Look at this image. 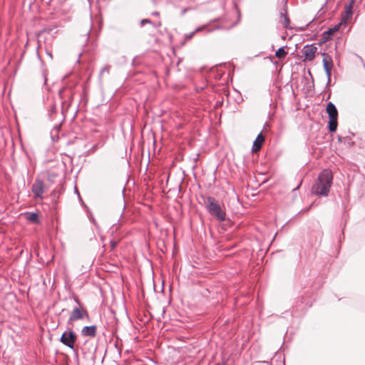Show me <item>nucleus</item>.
<instances>
[{
  "mask_svg": "<svg viewBox=\"0 0 365 365\" xmlns=\"http://www.w3.org/2000/svg\"><path fill=\"white\" fill-rule=\"evenodd\" d=\"M333 175L329 169L322 170L312 187V194L318 196H327L332 184Z\"/></svg>",
  "mask_w": 365,
  "mask_h": 365,
  "instance_id": "f257e3e1",
  "label": "nucleus"
},
{
  "mask_svg": "<svg viewBox=\"0 0 365 365\" xmlns=\"http://www.w3.org/2000/svg\"><path fill=\"white\" fill-rule=\"evenodd\" d=\"M206 207L210 214L215 216L219 221L222 222L225 220V212L214 197H208L207 198Z\"/></svg>",
  "mask_w": 365,
  "mask_h": 365,
  "instance_id": "f03ea898",
  "label": "nucleus"
},
{
  "mask_svg": "<svg viewBox=\"0 0 365 365\" xmlns=\"http://www.w3.org/2000/svg\"><path fill=\"white\" fill-rule=\"evenodd\" d=\"M326 110L329 115V130L330 132H335L337 128V109L334 103L329 102L327 103Z\"/></svg>",
  "mask_w": 365,
  "mask_h": 365,
  "instance_id": "7ed1b4c3",
  "label": "nucleus"
},
{
  "mask_svg": "<svg viewBox=\"0 0 365 365\" xmlns=\"http://www.w3.org/2000/svg\"><path fill=\"white\" fill-rule=\"evenodd\" d=\"M76 339V336L73 331L64 332L61 337V341L71 349H73Z\"/></svg>",
  "mask_w": 365,
  "mask_h": 365,
  "instance_id": "20e7f679",
  "label": "nucleus"
},
{
  "mask_svg": "<svg viewBox=\"0 0 365 365\" xmlns=\"http://www.w3.org/2000/svg\"><path fill=\"white\" fill-rule=\"evenodd\" d=\"M323 66L328 81H330L333 62L331 57L327 53H323Z\"/></svg>",
  "mask_w": 365,
  "mask_h": 365,
  "instance_id": "39448f33",
  "label": "nucleus"
},
{
  "mask_svg": "<svg viewBox=\"0 0 365 365\" xmlns=\"http://www.w3.org/2000/svg\"><path fill=\"white\" fill-rule=\"evenodd\" d=\"M317 51V48L314 45H307L303 48L302 53L305 57V60L307 61H312L315 54Z\"/></svg>",
  "mask_w": 365,
  "mask_h": 365,
  "instance_id": "423d86ee",
  "label": "nucleus"
},
{
  "mask_svg": "<svg viewBox=\"0 0 365 365\" xmlns=\"http://www.w3.org/2000/svg\"><path fill=\"white\" fill-rule=\"evenodd\" d=\"M353 4H354V0H351L350 4L345 6V12H344V14L342 16L341 21V23H343L344 25L348 24V22L351 20V19L352 17Z\"/></svg>",
  "mask_w": 365,
  "mask_h": 365,
  "instance_id": "0eeeda50",
  "label": "nucleus"
},
{
  "mask_svg": "<svg viewBox=\"0 0 365 365\" xmlns=\"http://www.w3.org/2000/svg\"><path fill=\"white\" fill-rule=\"evenodd\" d=\"M32 192L36 197L42 198L44 192L43 184L41 181L37 180L32 185Z\"/></svg>",
  "mask_w": 365,
  "mask_h": 365,
  "instance_id": "6e6552de",
  "label": "nucleus"
},
{
  "mask_svg": "<svg viewBox=\"0 0 365 365\" xmlns=\"http://www.w3.org/2000/svg\"><path fill=\"white\" fill-rule=\"evenodd\" d=\"M84 315H87V312L81 309V308L76 307L72 311L69 317V321L73 322L83 319Z\"/></svg>",
  "mask_w": 365,
  "mask_h": 365,
  "instance_id": "1a4fd4ad",
  "label": "nucleus"
},
{
  "mask_svg": "<svg viewBox=\"0 0 365 365\" xmlns=\"http://www.w3.org/2000/svg\"><path fill=\"white\" fill-rule=\"evenodd\" d=\"M97 327L95 325L84 327L82 329V335L84 336L94 337L96 335Z\"/></svg>",
  "mask_w": 365,
  "mask_h": 365,
  "instance_id": "9d476101",
  "label": "nucleus"
},
{
  "mask_svg": "<svg viewBox=\"0 0 365 365\" xmlns=\"http://www.w3.org/2000/svg\"><path fill=\"white\" fill-rule=\"evenodd\" d=\"M264 141V137L262 133H259L253 143V151L257 152L260 150L263 142Z\"/></svg>",
  "mask_w": 365,
  "mask_h": 365,
  "instance_id": "9b49d317",
  "label": "nucleus"
},
{
  "mask_svg": "<svg viewBox=\"0 0 365 365\" xmlns=\"http://www.w3.org/2000/svg\"><path fill=\"white\" fill-rule=\"evenodd\" d=\"M26 218L34 223H38V216L35 212H27L26 213Z\"/></svg>",
  "mask_w": 365,
  "mask_h": 365,
  "instance_id": "f8f14e48",
  "label": "nucleus"
},
{
  "mask_svg": "<svg viewBox=\"0 0 365 365\" xmlns=\"http://www.w3.org/2000/svg\"><path fill=\"white\" fill-rule=\"evenodd\" d=\"M287 54V52L284 50V47L279 48L275 53V56L278 58H284Z\"/></svg>",
  "mask_w": 365,
  "mask_h": 365,
  "instance_id": "ddd939ff",
  "label": "nucleus"
},
{
  "mask_svg": "<svg viewBox=\"0 0 365 365\" xmlns=\"http://www.w3.org/2000/svg\"><path fill=\"white\" fill-rule=\"evenodd\" d=\"M206 28L205 26H200L197 28L194 31L190 33L189 34L186 35L185 38L187 40L191 39L192 36L195 35V33L202 31Z\"/></svg>",
  "mask_w": 365,
  "mask_h": 365,
  "instance_id": "4468645a",
  "label": "nucleus"
},
{
  "mask_svg": "<svg viewBox=\"0 0 365 365\" xmlns=\"http://www.w3.org/2000/svg\"><path fill=\"white\" fill-rule=\"evenodd\" d=\"M281 18H282V24H283V26L285 28H287L289 24V18L283 14H281Z\"/></svg>",
  "mask_w": 365,
  "mask_h": 365,
  "instance_id": "2eb2a0df",
  "label": "nucleus"
},
{
  "mask_svg": "<svg viewBox=\"0 0 365 365\" xmlns=\"http://www.w3.org/2000/svg\"><path fill=\"white\" fill-rule=\"evenodd\" d=\"M110 71V66L106 65L100 71V76H103V75L106 73H108Z\"/></svg>",
  "mask_w": 365,
  "mask_h": 365,
  "instance_id": "dca6fc26",
  "label": "nucleus"
},
{
  "mask_svg": "<svg viewBox=\"0 0 365 365\" xmlns=\"http://www.w3.org/2000/svg\"><path fill=\"white\" fill-rule=\"evenodd\" d=\"M342 24H343V23H341V21L339 24H338L337 25H336V26H335L332 29H330V30H329L330 33H332V32H334V31H338V30H339V27H340Z\"/></svg>",
  "mask_w": 365,
  "mask_h": 365,
  "instance_id": "f3484780",
  "label": "nucleus"
},
{
  "mask_svg": "<svg viewBox=\"0 0 365 365\" xmlns=\"http://www.w3.org/2000/svg\"><path fill=\"white\" fill-rule=\"evenodd\" d=\"M145 24H151V21L150 20L147 19H143L140 22L141 26H144Z\"/></svg>",
  "mask_w": 365,
  "mask_h": 365,
  "instance_id": "a211bd4d",
  "label": "nucleus"
},
{
  "mask_svg": "<svg viewBox=\"0 0 365 365\" xmlns=\"http://www.w3.org/2000/svg\"><path fill=\"white\" fill-rule=\"evenodd\" d=\"M116 245H117L116 242H115L113 240L110 241V245H111L112 249H114Z\"/></svg>",
  "mask_w": 365,
  "mask_h": 365,
  "instance_id": "6ab92c4d",
  "label": "nucleus"
}]
</instances>
